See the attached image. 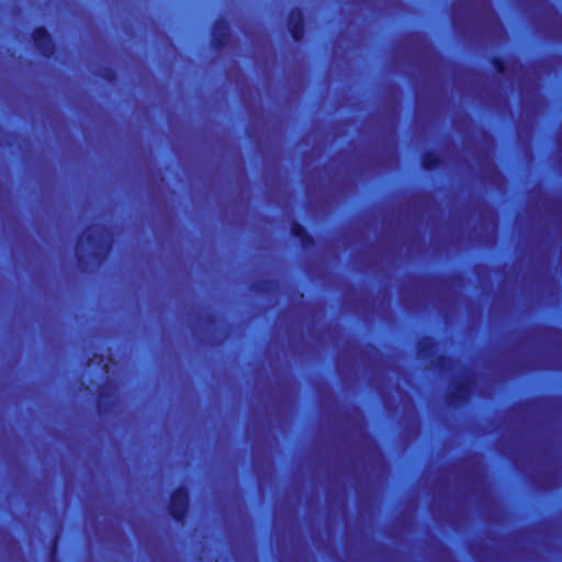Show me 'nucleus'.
Here are the masks:
<instances>
[{
  "instance_id": "nucleus-1",
  "label": "nucleus",
  "mask_w": 562,
  "mask_h": 562,
  "mask_svg": "<svg viewBox=\"0 0 562 562\" xmlns=\"http://www.w3.org/2000/svg\"><path fill=\"white\" fill-rule=\"evenodd\" d=\"M34 35L42 36V35H47V34H46V33H44V32L37 31Z\"/></svg>"
},
{
  "instance_id": "nucleus-2",
  "label": "nucleus",
  "mask_w": 562,
  "mask_h": 562,
  "mask_svg": "<svg viewBox=\"0 0 562 562\" xmlns=\"http://www.w3.org/2000/svg\"><path fill=\"white\" fill-rule=\"evenodd\" d=\"M292 36L300 35L297 30H294L291 34Z\"/></svg>"
}]
</instances>
